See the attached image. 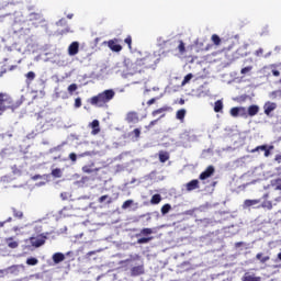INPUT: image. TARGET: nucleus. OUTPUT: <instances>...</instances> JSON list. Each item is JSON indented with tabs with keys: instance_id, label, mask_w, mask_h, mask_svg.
<instances>
[{
	"instance_id": "61",
	"label": "nucleus",
	"mask_w": 281,
	"mask_h": 281,
	"mask_svg": "<svg viewBox=\"0 0 281 281\" xmlns=\"http://www.w3.org/2000/svg\"><path fill=\"white\" fill-rule=\"evenodd\" d=\"M191 63H194V58L193 57L191 58Z\"/></svg>"
},
{
	"instance_id": "50",
	"label": "nucleus",
	"mask_w": 281,
	"mask_h": 281,
	"mask_svg": "<svg viewBox=\"0 0 281 281\" xmlns=\"http://www.w3.org/2000/svg\"><path fill=\"white\" fill-rule=\"evenodd\" d=\"M274 161H277V164H281V154H278V155L274 157Z\"/></svg>"
},
{
	"instance_id": "41",
	"label": "nucleus",
	"mask_w": 281,
	"mask_h": 281,
	"mask_svg": "<svg viewBox=\"0 0 281 281\" xmlns=\"http://www.w3.org/2000/svg\"><path fill=\"white\" fill-rule=\"evenodd\" d=\"M12 213L14 218H23V213L19 210H16L15 207L12 209Z\"/></svg>"
},
{
	"instance_id": "2",
	"label": "nucleus",
	"mask_w": 281,
	"mask_h": 281,
	"mask_svg": "<svg viewBox=\"0 0 281 281\" xmlns=\"http://www.w3.org/2000/svg\"><path fill=\"white\" fill-rule=\"evenodd\" d=\"M115 98V90L108 89L89 99V103L98 109H104Z\"/></svg>"
},
{
	"instance_id": "9",
	"label": "nucleus",
	"mask_w": 281,
	"mask_h": 281,
	"mask_svg": "<svg viewBox=\"0 0 281 281\" xmlns=\"http://www.w3.org/2000/svg\"><path fill=\"white\" fill-rule=\"evenodd\" d=\"M278 109V104L273 102H266L263 105L265 114L266 115H271L272 111H276Z\"/></svg>"
},
{
	"instance_id": "33",
	"label": "nucleus",
	"mask_w": 281,
	"mask_h": 281,
	"mask_svg": "<svg viewBox=\"0 0 281 281\" xmlns=\"http://www.w3.org/2000/svg\"><path fill=\"white\" fill-rule=\"evenodd\" d=\"M192 78H194V75H192V72L188 74L182 82H181V87H186V85H188V82H190V80H192Z\"/></svg>"
},
{
	"instance_id": "3",
	"label": "nucleus",
	"mask_w": 281,
	"mask_h": 281,
	"mask_svg": "<svg viewBox=\"0 0 281 281\" xmlns=\"http://www.w3.org/2000/svg\"><path fill=\"white\" fill-rule=\"evenodd\" d=\"M22 104V101H14L10 94L0 92V115H3L5 111L14 112L15 109H19Z\"/></svg>"
},
{
	"instance_id": "19",
	"label": "nucleus",
	"mask_w": 281,
	"mask_h": 281,
	"mask_svg": "<svg viewBox=\"0 0 281 281\" xmlns=\"http://www.w3.org/2000/svg\"><path fill=\"white\" fill-rule=\"evenodd\" d=\"M24 76L26 78V85H32V82H34V80L36 79V72L34 71H29Z\"/></svg>"
},
{
	"instance_id": "15",
	"label": "nucleus",
	"mask_w": 281,
	"mask_h": 281,
	"mask_svg": "<svg viewBox=\"0 0 281 281\" xmlns=\"http://www.w3.org/2000/svg\"><path fill=\"white\" fill-rule=\"evenodd\" d=\"M241 281H261L260 277H256V274H251L249 272H246L243 278Z\"/></svg>"
},
{
	"instance_id": "30",
	"label": "nucleus",
	"mask_w": 281,
	"mask_h": 281,
	"mask_svg": "<svg viewBox=\"0 0 281 281\" xmlns=\"http://www.w3.org/2000/svg\"><path fill=\"white\" fill-rule=\"evenodd\" d=\"M103 201H106L108 205H111V203H113V199L110 198L109 195H102L98 199L99 203H102Z\"/></svg>"
},
{
	"instance_id": "60",
	"label": "nucleus",
	"mask_w": 281,
	"mask_h": 281,
	"mask_svg": "<svg viewBox=\"0 0 281 281\" xmlns=\"http://www.w3.org/2000/svg\"><path fill=\"white\" fill-rule=\"evenodd\" d=\"M278 259L281 260V252L278 254Z\"/></svg>"
},
{
	"instance_id": "22",
	"label": "nucleus",
	"mask_w": 281,
	"mask_h": 281,
	"mask_svg": "<svg viewBox=\"0 0 281 281\" xmlns=\"http://www.w3.org/2000/svg\"><path fill=\"white\" fill-rule=\"evenodd\" d=\"M166 111H170L169 106H162L160 109L154 110L151 112L153 117H157V115L161 114V113H166Z\"/></svg>"
},
{
	"instance_id": "21",
	"label": "nucleus",
	"mask_w": 281,
	"mask_h": 281,
	"mask_svg": "<svg viewBox=\"0 0 281 281\" xmlns=\"http://www.w3.org/2000/svg\"><path fill=\"white\" fill-rule=\"evenodd\" d=\"M144 273V266H135L132 268V276H142Z\"/></svg>"
},
{
	"instance_id": "25",
	"label": "nucleus",
	"mask_w": 281,
	"mask_h": 281,
	"mask_svg": "<svg viewBox=\"0 0 281 281\" xmlns=\"http://www.w3.org/2000/svg\"><path fill=\"white\" fill-rule=\"evenodd\" d=\"M271 259V257H269V256H262V252H258L257 255H256V260H259L260 262H261V265H265V262H268V260H270Z\"/></svg>"
},
{
	"instance_id": "11",
	"label": "nucleus",
	"mask_w": 281,
	"mask_h": 281,
	"mask_svg": "<svg viewBox=\"0 0 281 281\" xmlns=\"http://www.w3.org/2000/svg\"><path fill=\"white\" fill-rule=\"evenodd\" d=\"M89 127L92 128L91 135H99V133H100V121L93 120L91 123H89Z\"/></svg>"
},
{
	"instance_id": "6",
	"label": "nucleus",
	"mask_w": 281,
	"mask_h": 281,
	"mask_svg": "<svg viewBox=\"0 0 281 281\" xmlns=\"http://www.w3.org/2000/svg\"><path fill=\"white\" fill-rule=\"evenodd\" d=\"M47 240V236L40 235L38 237H31L30 243L32 247H43V244Z\"/></svg>"
},
{
	"instance_id": "24",
	"label": "nucleus",
	"mask_w": 281,
	"mask_h": 281,
	"mask_svg": "<svg viewBox=\"0 0 281 281\" xmlns=\"http://www.w3.org/2000/svg\"><path fill=\"white\" fill-rule=\"evenodd\" d=\"M5 240L10 249H16V247H19V241H14L13 237H9Z\"/></svg>"
},
{
	"instance_id": "23",
	"label": "nucleus",
	"mask_w": 281,
	"mask_h": 281,
	"mask_svg": "<svg viewBox=\"0 0 281 281\" xmlns=\"http://www.w3.org/2000/svg\"><path fill=\"white\" fill-rule=\"evenodd\" d=\"M159 203H161V194L156 193L151 196L150 199V204L151 205H159Z\"/></svg>"
},
{
	"instance_id": "8",
	"label": "nucleus",
	"mask_w": 281,
	"mask_h": 281,
	"mask_svg": "<svg viewBox=\"0 0 281 281\" xmlns=\"http://www.w3.org/2000/svg\"><path fill=\"white\" fill-rule=\"evenodd\" d=\"M214 175V167L209 166L199 177L201 181H205V179H210Z\"/></svg>"
},
{
	"instance_id": "57",
	"label": "nucleus",
	"mask_w": 281,
	"mask_h": 281,
	"mask_svg": "<svg viewBox=\"0 0 281 281\" xmlns=\"http://www.w3.org/2000/svg\"><path fill=\"white\" fill-rule=\"evenodd\" d=\"M5 225V222H0V228Z\"/></svg>"
},
{
	"instance_id": "5",
	"label": "nucleus",
	"mask_w": 281,
	"mask_h": 281,
	"mask_svg": "<svg viewBox=\"0 0 281 281\" xmlns=\"http://www.w3.org/2000/svg\"><path fill=\"white\" fill-rule=\"evenodd\" d=\"M273 145H261V146H257L256 148L251 149L250 153H258L260 150L265 151V157H270L271 156V150H273Z\"/></svg>"
},
{
	"instance_id": "31",
	"label": "nucleus",
	"mask_w": 281,
	"mask_h": 281,
	"mask_svg": "<svg viewBox=\"0 0 281 281\" xmlns=\"http://www.w3.org/2000/svg\"><path fill=\"white\" fill-rule=\"evenodd\" d=\"M170 210H172V205H170V204H164V205L161 206L160 212H161L162 216H166V214H168V213L170 212Z\"/></svg>"
},
{
	"instance_id": "43",
	"label": "nucleus",
	"mask_w": 281,
	"mask_h": 281,
	"mask_svg": "<svg viewBox=\"0 0 281 281\" xmlns=\"http://www.w3.org/2000/svg\"><path fill=\"white\" fill-rule=\"evenodd\" d=\"M239 115L240 117H248L247 108L239 106Z\"/></svg>"
},
{
	"instance_id": "4",
	"label": "nucleus",
	"mask_w": 281,
	"mask_h": 281,
	"mask_svg": "<svg viewBox=\"0 0 281 281\" xmlns=\"http://www.w3.org/2000/svg\"><path fill=\"white\" fill-rule=\"evenodd\" d=\"M120 43H122V40L113 38L108 42H104V45L108 44V47H109V49H111V52L120 53V52H122V45H120Z\"/></svg>"
},
{
	"instance_id": "27",
	"label": "nucleus",
	"mask_w": 281,
	"mask_h": 281,
	"mask_svg": "<svg viewBox=\"0 0 281 281\" xmlns=\"http://www.w3.org/2000/svg\"><path fill=\"white\" fill-rule=\"evenodd\" d=\"M221 111H223V101L217 100V101H215V104H214V112L221 113Z\"/></svg>"
},
{
	"instance_id": "56",
	"label": "nucleus",
	"mask_w": 281,
	"mask_h": 281,
	"mask_svg": "<svg viewBox=\"0 0 281 281\" xmlns=\"http://www.w3.org/2000/svg\"><path fill=\"white\" fill-rule=\"evenodd\" d=\"M67 19H74V13H69V14L67 15Z\"/></svg>"
},
{
	"instance_id": "16",
	"label": "nucleus",
	"mask_w": 281,
	"mask_h": 281,
	"mask_svg": "<svg viewBox=\"0 0 281 281\" xmlns=\"http://www.w3.org/2000/svg\"><path fill=\"white\" fill-rule=\"evenodd\" d=\"M188 111L186 109H180L176 112V120H179V122L183 123L186 120Z\"/></svg>"
},
{
	"instance_id": "45",
	"label": "nucleus",
	"mask_w": 281,
	"mask_h": 281,
	"mask_svg": "<svg viewBox=\"0 0 281 281\" xmlns=\"http://www.w3.org/2000/svg\"><path fill=\"white\" fill-rule=\"evenodd\" d=\"M251 69H254L252 66H247V67H245V68H241L240 74H241L243 76H245L246 74H249V71H251Z\"/></svg>"
},
{
	"instance_id": "39",
	"label": "nucleus",
	"mask_w": 281,
	"mask_h": 281,
	"mask_svg": "<svg viewBox=\"0 0 281 281\" xmlns=\"http://www.w3.org/2000/svg\"><path fill=\"white\" fill-rule=\"evenodd\" d=\"M53 177H56L57 179H60L63 177V171L58 168L52 170Z\"/></svg>"
},
{
	"instance_id": "10",
	"label": "nucleus",
	"mask_w": 281,
	"mask_h": 281,
	"mask_svg": "<svg viewBox=\"0 0 281 281\" xmlns=\"http://www.w3.org/2000/svg\"><path fill=\"white\" fill-rule=\"evenodd\" d=\"M126 122H128V124H137V122H139V115H137V112L127 113Z\"/></svg>"
},
{
	"instance_id": "14",
	"label": "nucleus",
	"mask_w": 281,
	"mask_h": 281,
	"mask_svg": "<svg viewBox=\"0 0 281 281\" xmlns=\"http://www.w3.org/2000/svg\"><path fill=\"white\" fill-rule=\"evenodd\" d=\"M247 112H248L249 117H254L255 115H258V113L260 112V106L250 105V106H248Z\"/></svg>"
},
{
	"instance_id": "13",
	"label": "nucleus",
	"mask_w": 281,
	"mask_h": 281,
	"mask_svg": "<svg viewBox=\"0 0 281 281\" xmlns=\"http://www.w3.org/2000/svg\"><path fill=\"white\" fill-rule=\"evenodd\" d=\"M56 25L58 26V27H64V26H66L65 27V30H63L61 32H60V34H69V27L67 26V20L66 19H60L57 23H56Z\"/></svg>"
},
{
	"instance_id": "12",
	"label": "nucleus",
	"mask_w": 281,
	"mask_h": 281,
	"mask_svg": "<svg viewBox=\"0 0 281 281\" xmlns=\"http://www.w3.org/2000/svg\"><path fill=\"white\" fill-rule=\"evenodd\" d=\"M199 180L194 179L187 183V191L192 192V190H199Z\"/></svg>"
},
{
	"instance_id": "55",
	"label": "nucleus",
	"mask_w": 281,
	"mask_h": 281,
	"mask_svg": "<svg viewBox=\"0 0 281 281\" xmlns=\"http://www.w3.org/2000/svg\"><path fill=\"white\" fill-rule=\"evenodd\" d=\"M179 104H181V105L186 104V100L180 99Z\"/></svg>"
},
{
	"instance_id": "36",
	"label": "nucleus",
	"mask_w": 281,
	"mask_h": 281,
	"mask_svg": "<svg viewBox=\"0 0 281 281\" xmlns=\"http://www.w3.org/2000/svg\"><path fill=\"white\" fill-rule=\"evenodd\" d=\"M153 240V237H142L137 239L138 245H146L147 243H150Z\"/></svg>"
},
{
	"instance_id": "29",
	"label": "nucleus",
	"mask_w": 281,
	"mask_h": 281,
	"mask_svg": "<svg viewBox=\"0 0 281 281\" xmlns=\"http://www.w3.org/2000/svg\"><path fill=\"white\" fill-rule=\"evenodd\" d=\"M150 234H153V228H143L140 234L136 235V238H139V236H150Z\"/></svg>"
},
{
	"instance_id": "58",
	"label": "nucleus",
	"mask_w": 281,
	"mask_h": 281,
	"mask_svg": "<svg viewBox=\"0 0 281 281\" xmlns=\"http://www.w3.org/2000/svg\"><path fill=\"white\" fill-rule=\"evenodd\" d=\"M14 63H18V65H21V59H19V60H14Z\"/></svg>"
},
{
	"instance_id": "48",
	"label": "nucleus",
	"mask_w": 281,
	"mask_h": 281,
	"mask_svg": "<svg viewBox=\"0 0 281 281\" xmlns=\"http://www.w3.org/2000/svg\"><path fill=\"white\" fill-rule=\"evenodd\" d=\"M69 159H70V161L76 162V161H78V156L76 155V153H70Z\"/></svg>"
},
{
	"instance_id": "35",
	"label": "nucleus",
	"mask_w": 281,
	"mask_h": 281,
	"mask_svg": "<svg viewBox=\"0 0 281 281\" xmlns=\"http://www.w3.org/2000/svg\"><path fill=\"white\" fill-rule=\"evenodd\" d=\"M124 43L127 45L128 49H133V37L131 35L124 38Z\"/></svg>"
},
{
	"instance_id": "34",
	"label": "nucleus",
	"mask_w": 281,
	"mask_h": 281,
	"mask_svg": "<svg viewBox=\"0 0 281 281\" xmlns=\"http://www.w3.org/2000/svg\"><path fill=\"white\" fill-rule=\"evenodd\" d=\"M26 265H29V267H36V265H38V259L34 257L27 258Z\"/></svg>"
},
{
	"instance_id": "51",
	"label": "nucleus",
	"mask_w": 281,
	"mask_h": 281,
	"mask_svg": "<svg viewBox=\"0 0 281 281\" xmlns=\"http://www.w3.org/2000/svg\"><path fill=\"white\" fill-rule=\"evenodd\" d=\"M272 75H273V76H276V77H278V76H280V71H279V70H276V69H273V70H272Z\"/></svg>"
},
{
	"instance_id": "62",
	"label": "nucleus",
	"mask_w": 281,
	"mask_h": 281,
	"mask_svg": "<svg viewBox=\"0 0 281 281\" xmlns=\"http://www.w3.org/2000/svg\"><path fill=\"white\" fill-rule=\"evenodd\" d=\"M4 63H8V58H4Z\"/></svg>"
},
{
	"instance_id": "42",
	"label": "nucleus",
	"mask_w": 281,
	"mask_h": 281,
	"mask_svg": "<svg viewBox=\"0 0 281 281\" xmlns=\"http://www.w3.org/2000/svg\"><path fill=\"white\" fill-rule=\"evenodd\" d=\"M211 40L215 45H221V37L217 34H213Z\"/></svg>"
},
{
	"instance_id": "26",
	"label": "nucleus",
	"mask_w": 281,
	"mask_h": 281,
	"mask_svg": "<svg viewBox=\"0 0 281 281\" xmlns=\"http://www.w3.org/2000/svg\"><path fill=\"white\" fill-rule=\"evenodd\" d=\"M20 269H24L23 265H13L9 267L10 273H19Z\"/></svg>"
},
{
	"instance_id": "59",
	"label": "nucleus",
	"mask_w": 281,
	"mask_h": 281,
	"mask_svg": "<svg viewBox=\"0 0 281 281\" xmlns=\"http://www.w3.org/2000/svg\"><path fill=\"white\" fill-rule=\"evenodd\" d=\"M12 221V217H9L8 220H7V223H10Z\"/></svg>"
},
{
	"instance_id": "1",
	"label": "nucleus",
	"mask_w": 281,
	"mask_h": 281,
	"mask_svg": "<svg viewBox=\"0 0 281 281\" xmlns=\"http://www.w3.org/2000/svg\"><path fill=\"white\" fill-rule=\"evenodd\" d=\"M157 65H159V57L155 54L146 55L143 58L136 59L134 64H132L133 74H146L148 69H157Z\"/></svg>"
},
{
	"instance_id": "18",
	"label": "nucleus",
	"mask_w": 281,
	"mask_h": 281,
	"mask_svg": "<svg viewBox=\"0 0 281 281\" xmlns=\"http://www.w3.org/2000/svg\"><path fill=\"white\" fill-rule=\"evenodd\" d=\"M63 260H65V255L63 252H56L53 255V262H55V265L63 262Z\"/></svg>"
},
{
	"instance_id": "7",
	"label": "nucleus",
	"mask_w": 281,
	"mask_h": 281,
	"mask_svg": "<svg viewBox=\"0 0 281 281\" xmlns=\"http://www.w3.org/2000/svg\"><path fill=\"white\" fill-rule=\"evenodd\" d=\"M79 52H80V43H78V42H72V43L68 46V54H69L70 56H76Z\"/></svg>"
},
{
	"instance_id": "46",
	"label": "nucleus",
	"mask_w": 281,
	"mask_h": 281,
	"mask_svg": "<svg viewBox=\"0 0 281 281\" xmlns=\"http://www.w3.org/2000/svg\"><path fill=\"white\" fill-rule=\"evenodd\" d=\"M82 106V99L80 97L75 99V109H80Z\"/></svg>"
},
{
	"instance_id": "37",
	"label": "nucleus",
	"mask_w": 281,
	"mask_h": 281,
	"mask_svg": "<svg viewBox=\"0 0 281 281\" xmlns=\"http://www.w3.org/2000/svg\"><path fill=\"white\" fill-rule=\"evenodd\" d=\"M75 91H78V85L71 83L70 86H68V93H69L70 95H74V92H75Z\"/></svg>"
},
{
	"instance_id": "47",
	"label": "nucleus",
	"mask_w": 281,
	"mask_h": 281,
	"mask_svg": "<svg viewBox=\"0 0 281 281\" xmlns=\"http://www.w3.org/2000/svg\"><path fill=\"white\" fill-rule=\"evenodd\" d=\"M132 135H134V137H135L136 139H139V135H142V130L135 128V130L132 132Z\"/></svg>"
},
{
	"instance_id": "44",
	"label": "nucleus",
	"mask_w": 281,
	"mask_h": 281,
	"mask_svg": "<svg viewBox=\"0 0 281 281\" xmlns=\"http://www.w3.org/2000/svg\"><path fill=\"white\" fill-rule=\"evenodd\" d=\"M133 205V200H126L123 204H122V210H128V207H131Z\"/></svg>"
},
{
	"instance_id": "54",
	"label": "nucleus",
	"mask_w": 281,
	"mask_h": 281,
	"mask_svg": "<svg viewBox=\"0 0 281 281\" xmlns=\"http://www.w3.org/2000/svg\"><path fill=\"white\" fill-rule=\"evenodd\" d=\"M235 247H243V241H238L235 244Z\"/></svg>"
},
{
	"instance_id": "40",
	"label": "nucleus",
	"mask_w": 281,
	"mask_h": 281,
	"mask_svg": "<svg viewBox=\"0 0 281 281\" xmlns=\"http://www.w3.org/2000/svg\"><path fill=\"white\" fill-rule=\"evenodd\" d=\"M239 113H240V108H232L231 109L232 117H238Z\"/></svg>"
},
{
	"instance_id": "49",
	"label": "nucleus",
	"mask_w": 281,
	"mask_h": 281,
	"mask_svg": "<svg viewBox=\"0 0 281 281\" xmlns=\"http://www.w3.org/2000/svg\"><path fill=\"white\" fill-rule=\"evenodd\" d=\"M158 98H151L150 100L147 101V106H153L155 102H157Z\"/></svg>"
},
{
	"instance_id": "17",
	"label": "nucleus",
	"mask_w": 281,
	"mask_h": 281,
	"mask_svg": "<svg viewBox=\"0 0 281 281\" xmlns=\"http://www.w3.org/2000/svg\"><path fill=\"white\" fill-rule=\"evenodd\" d=\"M261 203L260 199L257 200H245L244 201V207H254V205H258Z\"/></svg>"
},
{
	"instance_id": "38",
	"label": "nucleus",
	"mask_w": 281,
	"mask_h": 281,
	"mask_svg": "<svg viewBox=\"0 0 281 281\" xmlns=\"http://www.w3.org/2000/svg\"><path fill=\"white\" fill-rule=\"evenodd\" d=\"M178 52L180 54H186V43H183V41H179Z\"/></svg>"
},
{
	"instance_id": "53",
	"label": "nucleus",
	"mask_w": 281,
	"mask_h": 281,
	"mask_svg": "<svg viewBox=\"0 0 281 281\" xmlns=\"http://www.w3.org/2000/svg\"><path fill=\"white\" fill-rule=\"evenodd\" d=\"M31 16H34V19H41V14L33 13Z\"/></svg>"
},
{
	"instance_id": "20",
	"label": "nucleus",
	"mask_w": 281,
	"mask_h": 281,
	"mask_svg": "<svg viewBox=\"0 0 281 281\" xmlns=\"http://www.w3.org/2000/svg\"><path fill=\"white\" fill-rule=\"evenodd\" d=\"M158 157H159L160 164H166V161L170 159V154H168L167 151H159Z\"/></svg>"
},
{
	"instance_id": "28",
	"label": "nucleus",
	"mask_w": 281,
	"mask_h": 281,
	"mask_svg": "<svg viewBox=\"0 0 281 281\" xmlns=\"http://www.w3.org/2000/svg\"><path fill=\"white\" fill-rule=\"evenodd\" d=\"M82 172H86L87 175H91V172H98V169H93L91 165H86L82 167Z\"/></svg>"
},
{
	"instance_id": "32",
	"label": "nucleus",
	"mask_w": 281,
	"mask_h": 281,
	"mask_svg": "<svg viewBox=\"0 0 281 281\" xmlns=\"http://www.w3.org/2000/svg\"><path fill=\"white\" fill-rule=\"evenodd\" d=\"M161 117H166V114H162L159 119L151 121L148 125L145 126V128L147 131H150V128H153V126H155L159 122V120H161Z\"/></svg>"
},
{
	"instance_id": "52",
	"label": "nucleus",
	"mask_w": 281,
	"mask_h": 281,
	"mask_svg": "<svg viewBox=\"0 0 281 281\" xmlns=\"http://www.w3.org/2000/svg\"><path fill=\"white\" fill-rule=\"evenodd\" d=\"M16 67H18L16 65L10 66V67H9V71H14V69H16Z\"/></svg>"
}]
</instances>
